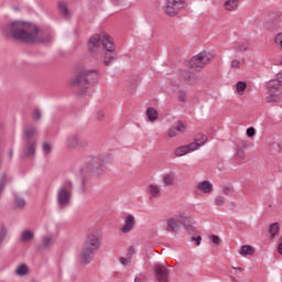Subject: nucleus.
Here are the masks:
<instances>
[{
    "instance_id": "nucleus-30",
    "label": "nucleus",
    "mask_w": 282,
    "mask_h": 282,
    "mask_svg": "<svg viewBox=\"0 0 282 282\" xmlns=\"http://www.w3.org/2000/svg\"><path fill=\"white\" fill-rule=\"evenodd\" d=\"M52 243H54V242L52 241V237H50V236H44V237L42 238V242H41V245H40V248H41V249H43V248H50V247L52 246Z\"/></svg>"
},
{
    "instance_id": "nucleus-37",
    "label": "nucleus",
    "mask_w": 282,
    "mask_h": 282,
    "mask_svg": "<svg viewBox=\"0 0 282 282\" xmlns=\"http://www.w3.org/2000/svg\"><path fill=\"white\" fill-rule=\"evenodd\" d=\"M174 128H176V131H177L178 133H186V123H184V122H182V121H178V122L176 123V127H174Z\"/></svg>"
},
{
    "instance_id": "nucleus-55",
    "label": "nucleus",
    "mask_w": 282,
    "mask_h": 282,
    "mask_svg": "<svg viewBox=\"0 0 282 282\" xmlns=\"http://www.w3.org/2000/svg\"><path fill=\"white\" fill-rule=\"evenodd\" d=\"M231 281L232 282H238L236 278H231Z\"/></svg>"
},
{
    "instance_id": "nucleus-41",
    "label": "nucleus",
    "mask_w": 282,
    "mask_h": 282,
    "mask_svg": "<svg viewBox=\"0 0 282 282\" xmlns=\"http://www.w3.org/2000/svg\"><path fill=\"white\" fill-rule=\"evenodd\" d=\"M241 65H242V62L239 61V59H234V61H231V63H230V67H231L232 69H241Z\"/></svg>"
},
{
    "instance_id": "nucleus-45",
    "label": "nucleus",
    "mask_w": 282,
    "mask_h": 282,
    "mask_svg": "<svg viewBox=\"0 0 282 282\" xmlns=\"http://www.w3.org/2000/svg\"><path fill=\"white\" fill-rule=\"evenodd\" d=\"M210 239L215 243V246H219V243H221V238H219V236L212 235Z\"/></svg>"
},
{
    "instance_id": "nucleus-43",
    "label": "nucleus",
    "mask_w": 282,
    "mask_h": 282,
    "mask_svg": "<svg viewBox=\"0 0 282 282\" xmlns=\"http://www.w3.org/2000/svg\"><path fill=\"white\" fill-rule=\"evenodd\" d=\"M275 44L280 47V50H282V33H278L275 35Z\"/></svg>"
},
{
    "instance_id": "nucleus-7",
    "label": "nucleus",
    "mask_w": 282,
    "mask_h": 282,
    "mask_svg": "<svg viewBox=\"0 0 282 282\" xmlns=\"http://www.w3.org/2000/svg\"><path fill=\"white\" fill-rule=\"evenodd\" d=\"M213 61V54L208 52H202L198 55L191 58L188 65L192 69H204L208 63Z\"/></svg>"
},
{
    "instance_id": "nucleus-14",
    "label": "nucleus",
    "mask_w": 282,
    "mask_h": 282,
    "mask_svg": "<svg viewBox=\"0 0 282 282\" xmlns=\"http://www.w3.org/2000/svg\"><path fill=\"white\" fill-rule=\"evenodd\" d=\"M150 199H158V197H162V187L156 184L148 185Z\"/></svg>"
},
{
    "instance_id": "nucleus-34",
    "label": "nucleus",
    "mask_w": 282,
    "mask_h": 282,
    "mask_svg": "<svg viewBox=\"0 0 282 282\" xmlns=\"http://www.w3.org/2000/svg\"><path fill=\"white\" fill-rule=\"evenodd\" d=\"M6 237H8V227L6 225L0 226V246L6 240Z\"/></svg>"
},
{
    "instance_id": "nucleus-56",
    "label": "nucleus",
    "mask_w": 282,
    "mask_h": 282,
    "mask_svg": "<svg viewBox=\"0 0 282 282\" xmlns=\"http://www.w3.org/2000/svg\"><path fill=\"white\" fill-rule=\"evenodd\" d=\"M105 65H107V59H104Z\"/></svg>"
},
{
    "instance_id": "nucleus-18",
    "label": "nucleus",
    "mask_w": 282,
    "mask_h": 282,
    "mask_svg": "<svg viewBox=\"0 0 282 282\" xmlns=\"http://www.w3.org/2000/svg\"><path fill=\"white\" fill-rule=\"evenodd\" d=\"M147 117H148V120H150V122H155V120H158V118H160V113L158 112V109H155L153 107H148L147 108Z\"/></svg>"
},
{
    "instance_id": "nucleus-36",
    "label": "nucleus",
    "mask_w": 282,
    "mask_h": 282,
    "mask_svg": "<svg viewBox=\"0 0 282 282\" xmlns=\"http://www.w3.org/2000/svg\"><path fill=\"white\" fill-rule=\"evenodd\" d=\"M214 204L215 206H224V204H226V197L221 195L216 196L214 199Z\"/></svg>"
},
{
    "instance_id": "nucleus-16",
    "label": "nucleus",
    "mask_w": 282,
    "mask_h": 282,
    "mask_svg": "<svg viewBox=\"0 0 282 282\" xmlns=\"http://www.w3.org/2000/svg\"><path fill=\"white\" fill-rule=\"evenodd\" d=\"M78 135L76 134H70L66 138L65 144L67 149H76L78 147Z\"/></svg>"
},
{
    "instance_id": "nucleus-4",
    "label": "nucleus",
    "mask_w": 282,
    "mask_h": 282,
    "mask_svg": "<svg viewBox=\"0 0 282 282\" xmlns=\"http://www.w3.org/2000/svg\"><path fill=\"white\" fill-rule=\"evenodd\" d=\"M182 224L189 235H193L195 232V227H193V218L188 216H181V219L178 218L167 219L169 232H177L182 227Z\"/></svg>"
},
{
    "instance_id": "nucleus-50",
    "label": "nucleus",
    "mask_w": 282,
    "mask_h": 282,
    "mask_svg": "<svg viewBox=\"0 0 282 282\" xmlns=\"http://www.w3.org/2000/svg\"><path fill=\"white\" fill-rule=\"evenodd\" d=\"M96 118H97V120H102V118H105V112L104 111H97Z\"/></svg>"
},
{
    "instance_id": "nucleus-40",
    "label": "nucleus",
    "mask_w": 282,
    "mask_h": 282,
    "mask_svg": "<svg viewBox=\"0 0 282 282\" xmlns=\"http://www.w3.org/2000/svg\"><path fill=\"white\" fill-rule=\"evenodd\" d=\"M237 52H248V43H238L236 46Z\"/></svg>"
},
{
    "instance_id": "nucleus-15",
    "label": "nucleus",
    "mask_w": 282,
    "mask_h": 282,
    "mask_svg": "<svg viewBox=\"0 0 282 282\" xmlns=\"http://www.w3.org/2000/svg\"><path fill=\"white\" fill-rule=\"evenodd\" d=\"M240 1L241 0H226L224 8L227 10V12H235V10H238Z\"/></svg>"
},
{
    "instance_id": "nucleus-27",
    "label": "nucleus",
    "mask_w": 282,
    "mask_h": 282,
    "mask_svg": "<svg viewBox=\"0 0 282 282\" xmlns=\"http://www.w3.org/2000/svg\"><path fill=\"white\" fill-rule=\"evenodd\" d=\"M246 89H248V84H246V82H238L236 84V91L239 96H243Z\"/></svg>"
},
{
    "instance_id": "nucleus-24",
    "label": "nucleus",
    "mask_w": 282,
    "mask_h": 282,
    "mask_svg": "<svg viewBox=\"0 0 282 282\" xmlns=\"http://www.w3.org/2000/svg\"><path fill=\"white\" fill-rule=\"evenodd\" d=\"M240 254L241 257L252 256L254 254V248H252V246L245 245L241 247Z\"/></svg>"
},
{
    "instance_id": "nucleus-9",
    "label": "nucleus",
    "mask_w": 282,
    "mask_h": 282,
    "mask_svg": "<svg viewBox=\"0 0 282 282\" xmlns=\"http://www.w3.org/2000/svg\"><path fill=\"white\" fill-rule=\"evenodd\" d=\"M154 274H155V280L158 282H170L169 274H171V270H169L164 264L162 263L155 264Z\"/></svg>"
},
{
    "instance_id": "nucleus-49",
    "label": "nucleus",
    "mask_w": 282,
    "mask_h": 282,
    "mask_svg": "<svg viewBox=\"0 0 282 282\" xmlns=\"http://www.w3.org/2000/svg\"><path fill=\"white\" fill-rule=\"evenodd\" d=\"M278 252L282 254V236L278 240Z\"/></svg>"
},
{
    "instance_id": "nucleus-25",
    "label": "nucleus",
    "mask_w": 282,
    "mask_h": 282,
    "mask_svg": "<svg viewBox=\"0 0 282 282\" xmlns=\"http://www.w3.org/2000/svg\"><path fill=\"white\" fill-rule=\"evenodd\" d=\"M34 239V234L30 230H23L20 235V241H32Z\"/></svg>"
},
{
    "instance_id": "nucleus-58",
    "label": "nucleus",
    "mask_w": 282,
    "mask_h": 282,
    "mask_svg": "<svg viewBox=\"0 0 282 282\" xmlns=\"http://www.w3.org/2000/svg\"><path fill=\"white\" fill-rule=\"evenodd\" d=\"M102 164H105V159L101 160Z\"/></svg>"
},
{
    "instance_id": "nucleus-19",
    "label": "nucleus",
    "mask_w": 282,
    "mask_h": 282,
    "mask_svg": "<svg viewBox=\"0 0 282 282\" xmlns=\"http://www.w3.org/2000/svg\"><path fill=\"white\" fill-rule=\"evenodd\" d=\"M164 186H175V174L166 173L162 177Z\"/></svg>"
},
{
    "instance_id": "nucleus-57",
    "label": "nucleus",
    "mask_w": 282,
    "mask_h": 282,
    "mask_svg": "<svg viewBox=\"0 0 282 282\" xmlns=\"http://www.w3.org/2000/svg\"><path fill=\"white\" fill-rule=\"evenodd\" d=\"M243 149H246V143H242Z\"/></svg>"
},
{
    "instance_id": "nucleus-32",
    "label": "nucleus",
    "mask_w": 282,
    "mask_h": 282,
    "mask_svg": "<svg viewBox=\"0 0 282 282\" xmlns=\"http://www.w3.org/2000/svg\"><path fill=\"white\" fill-rule=\"evenodd\" d=\"M118 61V53L117 52H109L107 53V65H111V63H116Z\"/></svg>"
},
{
    "instance_id": "nucleus-23",
    "label": "nucleus",
    "mask_w": 282,
    "mask_h": 282,
    "mask_svg": "<svg viewBox=\"0 0 282 282\" xmlns=\"http://www.w3.org/2000/svg\"><path fill=\"white\" fill-rule=\"evenodd\" d=\"M10 182V177H8V174L2 173L0 174V198L1 195H3V191L6 189V183Z\"/></svg>"
},
{
    "instance_id": "nucleus-38",
    "label": "nucleus",
    "mask_w": 282,
    "mask_h": 282,
    "mask_svg": "<svg viewBox=\"0 0 282 282\" xmlns=\"http://www.w3.org/2000/svg\"><path fill=\"white\" fill-rule=\"evenodd\" d=\"M236 155H237L238 160H246V150L238 147L236 149Z\"/></svg>"
},
{
    "instance_id": "nucleus-28",
    "label": "nucleus",
    "mask_w": 282,
    "mask_h": 282,
    "mask_svg": "<svg viewBox=\"0 0 282 282\" xmlns=\"http://www.w3.org/2000/svg\"><path fill=\"white\" fill-rule=\"evenodd\" d=\"M221 191L224 195H227L228 197H232L235 193V186H232V184H227L221 187Z\"/></svg>"
},
{
    "instance_id": "nucleus-5",
    "label": "nucleus",
    "mask_w": 282,
    "mask_h": 282,
    "mask_svg": "<svg viewBox=\"0 0 282 282\" xmlns=\"http://www.w3.org/2000/svg\"><path fill=\"white\" fill-rule=\"evenodd\" d=\"M72 188L70 181H66L58 189L56 194V204L58 208H67L72 204Z\"/></svg>"
},
{
    "instance_id": "nucleus-47",
    "label": "nucleus",
    "mask_w": 282,
    "mask_h": 282,
    "mask_svg": "<svg viewBox=\"0 0 282 282\" xmlns=\"http://www.w3.org/2000/svg\"><path fill=\"white\" fill-rule=\"evenodd\" d=\"M256 133H257V131L254 130V128L251 127V128L247 129L248 138H252Z\"/></svg>"
},
{
    "instance_id": "nucleus-20",
    "label": "nucleus",
    "mask_w": 282,
    "mask_h": 282,
    "mask_svg": "<svg viewBox=\"0 0 282 282\" xmlns=\"http://www.w3.org/2000/svg\"><path fill=\"white\" fill-rule=\"evenodd\" d=\"M133 252H135L133 247H130L127 253V258H120V264L126 267L131 265V257H133Z\"/></svg>"
},
{
    "instance_id": "nucleus-59",
    "label": "nucleus",
    "mask_w": 282,
    "mask_h": 282,
    "mask_svg": "<svg viewBox=\"0 0 282 282\" xmlns=\"http://www.w3.org/2000/svg\"><path fill=\"white\" fill-rule=\"evenodd\" d=\"M238 270H240V272H241V268H238Z\"/></svg>"
},
{
    "instance_id": "nucleus-33",
    "label": "nucleus",
    "mask_w": 282,
    "mask_h": 282,
    "mask_svg": "<svg viewBox=\"0 0 282 282\" xmlns=\"http://www.w3.org/2000/svg\"><path fill=\"white\" fill-rule=\"evenodd\" d=\"M58 10L62 17H65L66 19L67 17H69V11L67 10V6L65 4V2L58 3Z\"/></svg>"
},
{
    "instance_id": "nucleus-21",
    "label": "nucleus",
    "mask_w": 282,
    "mask_h": 282,
    "mask_svg": "<svg viewBox=\"0 0 282 282\" xmlns=\"http://www.w3.org/2000/svg\"><path fill=\"white\" fill-rule=\"evenodd\" d=\"M208 142V137L206 134H197L195 142H192V144H196L197 149L199 147H204Z\"/></svg>"
},
{
    "instance_id": "nucleus-31",
    "label": "nucleus",
    "mask_w": 282,
    "mask_h": 282,
    "mask_svg": "<svg viewBox=\"0 0 282 282\" xmlns=\"http://www.w3.org/2000/svg\"><path fill=\"white\" fill-rule=\"evenodd\" d=\"M116 52V43L113 42V37L107 35V53Z\"/></svg>"
},
{
    "instance_id": "nucleus-39",
    "label": "nucleus",
    "mask_w": 282,
    "mask_h": 282,
    "mask_svg": "<svg viewBox=\"0 0 282 282\" xmlns=\"http://www.w3.org/2000/svg\"><path fill=\"white\" fill-rule=\"evenodd\" d=\"M42 151L44 155H50V153H52V145H50L48 143H43Z\"/></svg>"
},
{
    "instance_id": "nucleus-6",
    "label": "nucleus",
    "mask_w": 282,
    "mask_h": 282,
    "mask_svg": "<svg viewBox=\"0 0 282 282\" xmlns=\"http://www.w3.org/2000/svg\"><path fill=\"white\" fill-rule=\"evenodd\" d=\"M91 74H95V72L85 68L79 69L76 76L70 79L72 87H79L85 91V89H88L89 87V78H91Z\"/></svg>"
},
{
    "instance_id": "nucleus-1",
    "label": "nucleus",
    "mask_w": 282,
    "mask_h": 282,
    "mask_svg": "<svg viewBox=\"0 0 282 282\" xmlns=\"http://www.w3.org/2000/svg\"><path fill=\"white\" fill-rule=\"evenodd\" d=\"M2 32L7 39L24 41V43H34L39 36V28L23 21H13L7 24Z\"/></svg>"
},
{
    "instance_id": "nucleus-35",
    "label": "nucleus",
    "mask_w": 282,
    "mask_h": 282,
    "mask_svg": "<svg viewBox=\"0 0 282 282\" xmlns=\"http://www.w3.org/2000/svg\"><path fill=\"white\" fill-rule=\"evenodd\" d=\"M14 206H15V208H25V199H23L21 197H15Z\"/></svg>"
},
{
    "instance_id": "nucleus-26",
    "label": "nucleus",
    "mask_w": 282,
    "mask_h": 282,
    "mask_svg": "<svg viewBox=\"0 0 282 282\" xmlns=\"http://www.w3.org/2000/svg\"><path fill=\"white\" fill-rule=\"evenodd\" d=\"M183 78L184 80H186V83H189L191 85H193V83L197 80V77L195 76V74L188 70L183 72Z\"/></svg>"
},
{
    "instance_id": "nucleus-22",
    "label": "nucleus",
    "mask_w": 282,
    "mask_h": 282,
    "mask_svg": "<svg viewBox=\"0 0 282 282\" xmlns=\"http://www.w3.org/2000/svg\"><path fill=\"white\" fill-rule=\"evenodd\" d=\"M280 230L281 226L279 225V223L271 224L269 227V235L271 236V239H274V237L279 235Z\"/></svg>"
},
{
    "instance_id": "nucleus-12",
    "label": "nucleus",
    "mask_w": 282,
    "mask_h": 282,
    "mask_svg": "<svg viewBox=\"0 0 282 282\" xmlns=\"http://www.w3.org/2000/svg\"><path fill=\"white\" fill-rule=\"evenodd\" d=\"M134 227H135V217L133 215H128L124 219V225L121 228V232H123V235H127L131 232V230H133Z\"/></svg>"
},
{
    "instance_id": "nucleus-53",
    "label": "nucleus",
    "mask_w": 282,
    "mask_h": 282,
    "mask_svg": "<svg viewBox=\"0 0 282 282\" xmlns=\"http://www.w3.org/2000/svg\"><path fill=\"white\" fill-rule=\"evenodd\" d=\"M80 193H85V185L83 182H82Z\"/></svg>"
},
{
    "instance_id": "nucleus-54",
    "label": "nucleus",
    "mask_w": 282,
    "mask_h": 282,
    "mask_svg": "<svg viewBox=\"0 0 282 282\" xmlns=\"http://www.w3.org/2000/svg\"><path fill=\"white\" fill-rule=\"evenodd\" d=\"M134 282H142V279L135 278V279H134Z\"/></svg>"
},
{
    "instance_id": "nucleus-11",
    "label": "nucleus",
    "mask_w": 282,
    "mask_h": 282,
    "mask_svg": "<svg viewBox=\"0 0 282 282\" xmlns=\"http://www.w3.org/2000/svg\"><path fill=\"white\" fill-rule=\"evenodd\" d=\"M193 151H197V143L178 147L175 149L174 153L176 158H182L184 155H188V153H193Z\"/></svg>"
},
{
    "instance_id": "nucleus-52",
    "label": "nucleus",
    "mask_w": 282,
    "mask_h": 282,
    "mask_svg": "<svg viewBox=\"0 0 282 282\" xmlns=\"http://www.w3.org/2000/svg\"><path fill=\"white\" fill-rule=\"evenodd\" d=\"M113 6H120V0H112Z\"/></svg>"
},
{
    "instance_id": "nucleus-51",
    "label": "nucleus",
    "mask_w": 282,
    "mask_h": 282,
    "mask_svg": "<svg viewBox=\"0 0 282 282\" xmlns=\"http://www.w3.org/2000/svg\"><path fill=\"white\" fill-rule=\"evenodd\" d=\"M12 155H13L12 150H9V151H8V158H9V160H11Z\"/></svg>"
},
{
    "instance_id": "nucleus-13",
    "label": "nucleus",
    "mask_w": 282,
    "mask_h": 282,
    "mask_svg": "<svg viewBox=\"0 0 282 282\" xmlns=\"http://www.w3.org/2000/svg\"><path fill=\"white\" fill-rule=\"evenodd\" d=\"M24 144V155L25 158H33L34 153H36V141H25Z\"/></svg>"
},
{
    "instance_id": "nucleus-42",
    "label": "nucleus",
    "mask_w": 282,
    "mask_h": 282,
    "mask_svg": "<svg viewBox=\"0 0 282 282\" xmlns=\"http://www.w3.org/2000/svg\"><path fill=\"white\" fill-rule=\"evenodd\" d=\"M177 133L178 132L176 127L170 128L167 131L169 138H177Z\"/></svg>"
},
{
    "instance_id": "nucleus-10",
    "label": "nucleus",
    "mask_w": 282,
    "mask_h": 282,
    "mask_svg": "<svg viewBox=\"0 0 282 282\" xmlns=\"http://www.w3.org/2000/svg\"><path fill=\"white\" fill-rule=\"evenodd\" d=\"M196 193H203L204 195H210L215 187L210 181H200L194 187Z\"/></svg>"
},
{
    "instance_id": "nucleus-2",
    "label": "nucleus",
    "mask_w": 282,
    "mask_h": 282,
    "mask_svg": "<svg viewBox=\"0 0 282 282\" xmlns=\"http://www.w3.org/2000/svg\"><path fill=\"white\" fill-rule=\"evenodd\" d=\"M98 248H100V239L96 235H88L79 253V263L89 265L94 261V254Z\"/></svg>"
},
{
    "instance_id": "nucleus-48",
    "label": "nucleus",
    "mask_w": 282,
    "mask_h": 282,
    "mask_svg": "<svg viewBox=\"0 0 282 282\" xmlns=\"http://www.w3.org/2000/svg\"><path fill=\"white\" fill-rule=\"evenodd\" d=\"M192 241H195L196 246H200L202 245V236H197L196 238L192 237Z\"/></svg>"
},
{
    "instance_id": "nucleus-17",
    "label": "nucleus",
    "mask_w": 282,
    "mask_h": 282,
    "mask_svg": "<svg viewBox=\"0 0 282 282\" xmlns=\"http://www.w3.org/2000/svg\"><path fill=\"white\" fill-rule=\"evenodd\" d=\"M34 135H36V128L30 127L24 129L23 140H25V142H34L32 139Z\"/></svg>"
},
{
    "instance_id": "nucleus-29",
    "label": "nucleus",
    "mask_w": 282,
    "mask_h": 282,
    "mask_svg": "<svg viewBox=\"0 0 282 282\" xmlns=\"http://www.w3.org/2000/svg\"><path fill=\"white\" fill-rule=\"evenodd\" d=\"M29 272V269L25 264H19L18 268L15 269V274L18 276H25Z\"/></svg>"
},
{
    "instance_id": "nucleus-44",
    "label": "nucleus",
    "mask_w": 282,
    "mask_h": 282,
    "mask_svg": "<svg viewBox=\"0 0 282 282\" xmlns=\"http://www.w3.org/2000/svg\"><path fill=\"white\" fill-rule=\"evenodd\" d=\"M177 98L181 100V102H186V93L184 90H180L177 93Z\"/></svg>"
},
{
    "instance_id": "nucleus-46",
    "label": "nucleus",
    "mask_w": 282,
    "mask_h": 282,
    "mask_svg": "<svg viewBox=\"0 0 282 282\" xmlns=\"http://www.w3.org/2000/svg\"><path fill=\"white\" fill-rule=\"evenodd\" d=\"M33 120H41V110L35 109L32 113Z\"/></svg>"
},
{
    "instance_id": "nucleus-8",
    "label": "nucleus",
    "mask_w": 282,
    "mask_h": 282,
    "mask_svg": "<svg viewBox=\"0 0 282 282\" xmlns=\"http://www.w3.org/2000/svg\"><path fill=\"white\" fill-rule=\"evenodd\" d=\"M185 8L186 1L184 0H167L165 14H167V17H177V14Z\"/></svg>"
},
{
    "instance_id": "nucleus-3",
    "label": "nucleus",
    "mask_w": 282,
    "mask_h": 282,
    "mask_svg": "<svg viewBox=\"0 0 282 282\" xmlns=\"http://www.w3.org/2000/svg\"><path fill=\"white\" fill-rule=\"evenodd\" d=\"M88 52L94 58L107 56V34H94L88 40Z\"/></svg>"
}]
</instances>
